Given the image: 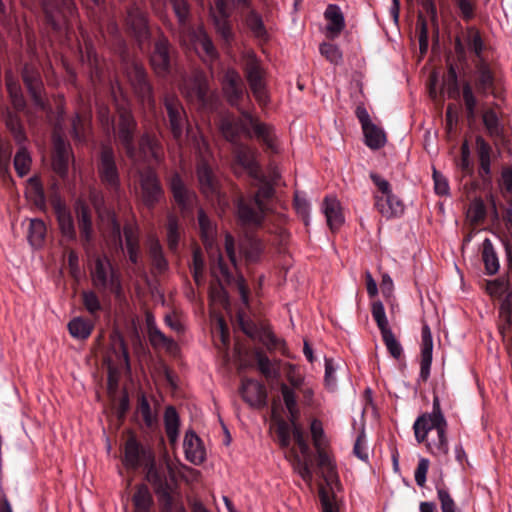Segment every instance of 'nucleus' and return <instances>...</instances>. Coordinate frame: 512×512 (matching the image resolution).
Masks as SVG:
<instances>
[{
	"label": "nucleus",
	"instance_id": "nucleus-40",
	"mask_svg": "<svg viewBox=\"0 0 512 512\" xmlns=\"http://www.w3.org/2000/svg\"><path fill=\"white\" fill-rule=\"evenodd\" d=\"M317 465L321 470V476L327 484L337 478V466L330 454L324 448L316 449Z\"/></svg>",
	"mask_w": 512,
	"mask_h": 512
},
{
	"label": "nucleus",
	"instance_id": "nucleus-12",
	"mask_svg": "<svg viewBox=\"0 0 512 512\" xmlns=\"http://www.w3.org/2000/svg\"><path fill=\"white\" fill-rule=\"evenodd\" d=\"M183 96L203 110H212L215 106L214 95L210 92L206 79L202 76L184 77L179 85Z\"/></svg>",
	"mask_w": 512,
	"mask_h": 512
},
{
	"label": "nucleus",
	"instance_id": "nucleus-38",
	"mask_svg": "<svg viewBox=\"0 0 512 512\" xmlns=\"http://www.w3.org/2000/svg\"><path fill=\"white\" fill-rule=\"evenodd\" d=\"M180 417L174 406H167L164 411V428L171 446H174L179 438Z\"/></svg>",
	"mask_w": 512,
	"mask_h": 512
},
{
	"label": "nucleus",
	"instance_id": "nucleus-14",
	"mask_svg": "<svg viewBox=\"0 0 512 512\" xmlns=\"http://www.w3.org/2000/svg\"><path fill=\"white\" fill-rule=\"evenodd\" d=\"M168 188L183 216L192 214L196 204V193L189 188L178 172H173L167 179Z\"/></svg>",
	"mask_w": 512,
	"mask_h": 512
},
{
	"label": "nucleus",
	"instance_id": "nucleus-23",
	"mask_svg": "<svg viewBox=\"0 0 512 512\" xmlns=\"http://www.w3.org/2000/svg\"><path fill=\"white\" fill-rule=\"evenodd\" d=\"M241 116L245 122L250 126L252 136L254 135L257 140L263 145L266 151L276 152L275 146V131L273 126L261 122L259 118L252 115L247 110H241Z\"/></svg>",
	"mask_w": 512,
	"mask_h": 512
},
{
	"label": "nucleus",
	"instance_id": "nucleus-17",
	"mask_svg": "<svg viewBox=\"0 0 512 512\" xmlns=\"http://www.w3.org/2000/svg\"><path fill=\"white\" fill-rule=\"evenodd\" d=\"M222 91L227 102L240 113L245 97L249 98L244 81L235 69H227L222 77Z\"/></svg>",
	"mask_w": 512,
	"mask_h": 512
},
{
	"label": "nucleus",
	"instance_id": "nucleus-5",
	"mask_svg": "<svg viewBox=\"0 0 512 512\" xmlns=\"http://www.w3.org/2000/svg\"><path fill=\"white\" fill-rule=\"evenodd\" d=\"M90 21L104 36V26L109 35V42L115 52L124 56L127 53V44L117 23L110 17L106 0H86L84 2Z\"/></svg>",
	"mask_w": 512,
	"mask_h": 512
},
{
	"label": "nucleus",
	"instance_id": "nucleus-8",
	"mask_svg": "<svg viewBox=\"0 0 512 512\" xmlns=\"http://www.w3.org/2000/svg\"><path fill=\"white\" fill-rule=\"evenodd\" d=\"M252 0H215L212 8V18L218 35L230 43L234 39L231 16L234 12L240 13L249 8Z\"/></svg>",
	"mask_w": 512,
	"mask_h": 512
},
{
	"label": "nucleus",
	"instance_id": "nucleus-44",
	"mask_svg": "<svg viewBox=\"0 0 512 512\" xmlns=\"http://www.w3.org/2000/svg\"><path fill=\"white\" fill-rule=\"evenodd\" d=\"M195 50L205 60H214L218 56L211 38L203 31L195 35Z\"/></svg>",
	"mask_w": 512,
	"mask_h": 512
},
{
	"label": "nucleus",
	"instance_id": "nucleus-32",
	"mask_svg": "<svg viewBox=\"0 0 512 512\" xmlns=\"http://www.w3.org/2000/svg\"><path fill=\"white\" fill-rule=\"evenodd\" d=\"M239 15L245 26L256 39L264 42L268 40V33L262 16L252 7V4L249 8L241 11Z\"/></svg>",
	"mask_w": 512,
	"mask_h": 512
},
{
	"label": "nucleus",
	"instance_id": "nucleus-34",
	"mask_svg": "<svg viewBox=\"0 0 512 512\" xmlns=\"http://www.w3.org/2000/svg\"><path fill=\"white\" fill-rule=\"evenodd\" d=\"M75 213L78 221L81 239L84 244L90 243L93 234L92 215L89 206L78 200L75 204Z\"/></svg>",
	"mask_w": 512,
	"mask_h": 512
},
{
	"label": "nucleus",
	"instance_id": "nucleus-6",
	"mask_svg": "<svg viewBox=\"0 0 512 512\" xmlns=\"http://www.w3.org/2000/svg\"><path fill=\"white\" fill-rule=\"evenodd\" d=\"M97 174L105 190L113 197L121 190V175L114 148L108 143L100 145L97 154Z\"/></svg>",
	"mask_w": 512,
	"mask_h": 512
},
{
	"label": "nucleus",
	"instance_id": "nucleus-41",
	"mask_svg": "<svg viewBox=\"0 0 512 512\" xmlns=\"http://www.w3.org/2000/svg\"><path fill=\"white\" fill-rule=\"evenodd\" d=\"M461 35L467 48L475 55V60L484 59L482 57L484 42L480 31L475 26H468Z\"/></svg>",
	"mask_w": 512,
	"mask_h": 512
},
{
	"label": "nucleus",
	"instance_id": "nucleus-42",
	"mask_svg": "<svg viewBox=\"0 0 512 512\" xmlns=\"http://www.w3.org/2000/svg\"><path fill=\"white\" fill-rule=\"evenodd\" d=\"M134 512H150L154 506V499L146 484L136 486L132 497Z\"/></svg>",
	"mask_w": 512,
	"mask_h": 512
},
{
	"label": "nucleus",
	"instance_id": "nucleus-60",
	"mask_svg": "<svg viewBox=\"0 0 512 512\" xmlns=\"http://www.w3.org/2000/svg\"><path fill=\"white\" fill-rule=\"evenodd\" d=\"M148 334L149 339L153 347L159 348V347H167L170 348L174 341L172 339H169L166 337L156 326L150 325L148 322Z\"/></svg>",
	"mask_w": 512,
	"mask_h": 512
},
{
	"label": "nucleus",
	"instance_id": "nucleus-43",
	"mask_svg": "<svg viewBox=\"0 0 512 512\" xmlns=\"http://www.w3.org/2000/svg\"><path fill=\"white\" fill-rule=\"evenodd\" d=\"M483 124L488 135L495 141L504 140V128L500 123L498 114L494 109H487L482 115Z\"/></svg>",
	"mask_w": 512,
	"mask_h": 512
},
{
	"label": "nucleus",
	"instance_id": "nucleus-58",
	"mask_svg": "<svg viewBox=\"0 0 512 512\" xmlns=\"http://www.w3.org/2000/svg\"><path fill=\"white\" fill-rule=\"evenodd\" d=\"M258 370L267 378L272 379L278 376V365L271 361L267 354H254Z\"/></svg>",
	"mask_w": 512,
	"mask_h": 512
},
{
	"label": "nucleus",
	"instance_id": "nucleus-13",
	"mask_svg": "<svg viewBox=\"0 0 512 512\" xmlns=\"http://www.w3.org/2000/svg\"><path fill=\"white\" fill-rule=\"evenodd\" d=\"M150 64L157 76L167 78L174 70V52L165 36H160L154 43L150 55Z\"/></svg>",
	"mask_w": 512,
	"mask_h": 512
},
{
	"label": "nucleus",
	"instance_id": "nucleus-59",
	"mask_svg": "<svg viewBox=\"0 0 512 512\" xmlns=\"http://www.w3.org/2000/svg\"><path fill=\"white\" fill-rule=\"evenodd\" d=\"M342 365L339 361H335L331 357H325V375L324 381L325 385L329 390H334L337 385V380L335 373L337 370L341 369Z\"/></svg>",
	"mask_w": 512,
	"mask_h": 512
},
{
	"label": "nucleus",
	"instance_id": "nucleus-55",
	"mask_svg": "<svg viewBox=\"0 0 512 512\" xmlns=\"http://www.w3.org/2000/svg\"><path fill=\"white\" fill-rule=\"evenodd\" d=\"M248 354H222L221 363L226 366L228 372H232L236 370L237 372H242L245 370L250 364L246 360V356Z\"/></svg>",
	"mask_w": 512,
	"mask_h": 512
},
{
	"label": "nucleus",
	"instance_id": "nucleus-7",
	"mask_svg": "<svg viewBox=\"0 0 512 512\" xmlns=\"http://www.w3.org/2000/svg\"><path fill=\"white\" fill-rule=\"evenodd\" d=\"M162 102L166 112V116L163 118L164 125L170 131L175 142L181 146L184 136L190 132L186 110L178 96L173 93H166Z\"/></svg>",
	"mask_w": 512,
	"mask_h": 512
},
{
	"label": "nucleus",
	"instance_id": "nucleus-25",
	"mask_svg": "<svg viewBox=\"0 0 512 512\" xmlns=\"http://www.w3.org/2000/svg\"><path fill=\"white\" fill-rule=\"evenodd\" d=\"M475 151L479 162L478 175L485 186H490L492 184L491 164L496 155L492 146L481 135L475 137Z\"/></svg>",
	"mask_w": 512,
	"mask_h": 512
},
{
	"label": "nucleus",
	"instance_id": "nucleus-21",
	"mask_svg": "<svg viewBox=\"0 0 512 512\" xmlns=\"http://www.w3.org/2000/svg\"><path fill=\"white\" fill-rule=\"evenodd\" d=\"M154 457L152 449L143 446L134 435L126 440L123 464L127 469L136 470L146 463H151Z\"/></svg>",
	"mask_w": 512,
	"mask_h": 512
},
{
	"label": "nucleus",
	"instance_id": "nucleus-45",
	"mask_svg": "<svg viewBox=\"0 0 512 512\" xmlns=\"http://www.w3.org/2000/svg\"><path fill=\"white\" fill-rule=\"evenodd\" d=\"M148 254L151 258L153 266L159 272H163L167 269L168 262L164 256L160 241L155 236H150L148 239Z\"/></svg>",
	"mask_w": 512,
	"mask_h": 512
},
{
	"label": "nucleus",
	"instance_id": "nucleus-49",
	"mask_svg": "<svg viewBox=\"0 0 512 512\" xmlns=\"http://www.w3.org/2000/svg\"><path fill=\"white\" fill-rule=\"evenodd\" d=\"M144 467L146 468V480L153 486L155 492L170 486L165 474L157 469L155 457Z\"/></svg>",
	"mask_w": 512,
	"mask_h": 512
},
{
	"label": "nucleus",
	"instance_id": "nucleus-1",
	"mask_svg": "<svg viewBox=\"0 0 512 512\" xmlns=\"http://www.w3.org/2000/svg\"><path fill=\"white\" fill-rule=\"evenodd\" d=\"M224 246L229 263L219 250L210 254V273L213 278L209 286L210 298L225 304L228 302V293L224 284L235 288L243 307L237 310L232 319L234 333H242L252 344L266 348L268 352H287L285 341L273 332L268 320L250 311V290L245 278L238 272L232 235L226 234Z\"/></svg>",
	"mask_w": 512,
	"mask_h": 512
},
{
	"label": "nucleus",
	"instance_id": "nucleus-16",
	"mask_svg": "<svg viewBox=\"0 0 512 512\" xmlns=\"http://www.w3.org/2000/svg\"><path fill=\"white\" fill-rule=\"evenodd\" d=\"M197 177L201 192L209 200L217 202L219 205L225 203V197L220 190L219 181L210 164L204 158H200L197 162Z\"/></svg>",
	"mask_w": 512,
	"mask_h": 512
},
{
	"label": "nucleus",
	"instance_id": "nucleus-39",
	"mask_svg": "<svg viewBox=\"0 0 512 512\" xmlns=\"http://www.w3.org/2000/svg\"><path fill=\"white\" fill-rule=\"evenodd\" d=\"M5 84L13 107L17 111H23L26 108V100L19 81L14 77L11 71L5 74Z\"/></svg>",
	"mask_w": 512,
	"mask_h": 512
},
{
	"label": "nucleus",
	"instance_id": "nucleus-31",
	"mask_svg": "<svg viewBox=\"0 0 512 512\" xmlns=\"http://www.w3.org/2000/svg\"><path fill=\"white\" fill-rule=\"evenodd\" d=\"M183 448L185 458L194 465H200L205 460V449L198 435L192 430H187L184 436Z\"/></svg>",
	"mask_w": 512,
	"mask_h": 512
},
{
	"label": "nucleus",
	"instance_id": "nucleus-35",
	"mask_svg": "<svg viewBox=\"0 0 512 512\" xmlns=\"http://www.w3.org/2000/svg\"><path fill=\"white\" fill-rule=\"evenodd\" d=\"M54 209L62 235L69 241H75L77 234L70 211L62 203H57Z\"/></svg>",
	"mask_w": 512,
	"mask_h": 512
},
{
	"label": "nucleus",
	"instance_id": "nucleus-36",
	"mask_svg": "<svg viewBox=\"0 0 512 512\" xmlns=\"http://www.w3.org/2000/svg\"><path fill=\"white\" fill-rule=\"evenodd\" d=\"M322 209L329 228L332 231L337 230L344 221L339 201L334 197L327 196L324 199Z\"/></svg>",
	"mask_w": 512,
	"mask_h": 512
},
{
	"label": "nucleus",
	"instance_id": "nucleus-37",
	"mask_svg": "<svg viewBox=\"0 0 512 512\" xmlns=\"http://www.w3.org/2000/svg\"><path fill=\"white\" fill-rule=\"evenodd\" d=\"M289 460L294 471L308 484H311L314 478L311 468V455L300 456L294 448L289 451Z\"/></svg>",
	"mask_w": 512,
	"mask_h": 512
},
{
	"label": "nucleus",
	"instance_id": "nucleus-63",
	"mask_svg": "<svg viewBox=\"0 0 512 512\" xmlns=\"http://www.w3.org/2000/svg\"><path fill=\"white\" fill-rule=\"evenodd\" d=\"M319 498L322 512H339V508L333 492H329L321 486L319 488Z\"/></svg>",
	"mask_w": 512,
	"mask_h": 512
},
{
	"label": "nucleus",
	"instance_id": "nucleus-22",
	"mask_svg": "<svg viewBox=\"0 0 512 512\" xmlns=\"http://www.w3.org/2000/svg\"><path fill=\"white\" fill-rule=\"evenodd\" d=\"M239 394L243 401L253 409H263L268 404L265 385L255 379L242 378Z\"/></svg>",
	"mask_w": 512,
	"mask_h": 512
},
{
	"label": "nucleus",
	"instance_id": "nucleus-28",
	"mask_svg": "<svg viewBox=\"0 0 512 512\" xmlns=\"http://www.w3.org/2000/svg\"><path fill=\"white\" fill-rule=\"evenodd\" d=\"M129 77L135 92L141 100L147 102L150 107L155 108L153 87L148 80L146 70L142 66L134 64Z\"/></svg>",
	"mask_w": 512,
	"mask_h": 512
},
{
	"label": "nucleus",
	"instance_id": "nucleus-11",
	"mask_svg": "<svg viewBox=\"0 0 512 512\" xmlns=\"http://www.w3.org/2000/svg\"><path fill=\"white\" fill-rule=\"evenodd\" d=\"M272 420L275 422L276 441L281 448H289L291 444V436H293L302 456L309 457L311 455L310 447L305 439L304 432L297 424V421L294 424H291V422H288L278 416L274 405L272 407Z\"/></svg>",
	"mask_w": 512,
	"mask_h": 512
},
{
	"label": "nucleus",
	"instance_id": "nucleus-33",
	"mask_svg": "<svg viewBox=\"0 0 512 512\" xmlns=\"http://www.w3.org/2000/svg\"><path fill=\"white\" fill-rule=\"evenodd\" d=\"M240 253L249 264L261 261L266 246L263 240L256 236H246L240 243Z\"/></svg>",
	"mask_w": 512,
	"mask_h": 512
},
{
	"label": "nucleus",
	"instance_id": "nucleus-3",
	"mask_svg": "<svg viewBox=\"0 0 512 512\" xmlns=\"http://www.w3.org/2000/svg\"><path fill=\"white\" fill-rule=\"evenodd\" d=\"M447 421L441 411L438 397L433 400L431 413H423L413 424L415 439L423 443L431 430H436L437 438L426 442L428 451L437 457L446 456L449 452V444L446 437Z\"/></svg>",
	"mask_w": 512,
	"mask_h": 512
},
{
	"label": "nucleus",
	"instance_id": "nucleus-19",
	"mask_svg": "<svg viewBox=\"0 0 512 512\" xmlns=\"http://www.w3.org/2000/svg\"><path fill=\"white\" fill-rule=\"evenodd\" d=\"M125 25L127 31L140 44L150 37L148 14L136 2L126 8Z\"/></svg>",
	"mask_w": 512,
	"mask_h": 512
},
{
	"label": "nucleus",
	"instance_id": "nucleus-64",
	"mask_svg": "<svg viewBox=\"0 0 512 512\" xmlns=\"http://www.w3.org/2000/svg\"><path fill=\"white\" fill-rule=\"evenodd\" d=\"M437 497L442 512H457L455 501L444 486H437Z\"/></svg>",
	"mask_w": 512,
	"mask_h": 512
},
{
	"label": "nucleus",
	"instance_id": "nucleus-47",
	"mask_svg": "<svg viewBox=\"0 0 512 512\" xmlns=\"http://www.w3.org/2000/svg\"><path fill=\"white\" fill-rule=\"evenodd\" d=\"M482 260L487 274L494 275L498 272L500 267L499 260L493 244L488 238H486L482 244Z\"/></svg>",
	"mask_w": 512,
	"mask_h": 512
},
{
	"label": "nucleus",
	"instance_id": "nucleus-57",
	"mask_svg": "<svg viewBox=\"0 0 512 512\" xmlns=\"http://www.w3.org/2000/svg\"><path fill=\"white\" fill-rule=\"evenodd\" d=\"M166 230L168 247L171 251H176L180 240L179 221L176 216H168Z\"/></svg>",
	"mask_w": 512,
	"mask_h": 512
},
{
	"label": "nucleus",
	"instance_id": "nucleus-29",
	"mask_svg": "<svg viewBox=\"0 0 512 512\" xmlns=\"http://www.w3.org/2000/svg\"><path fill=\"white\" fill-rule=\"evenodd\" d=\"M219 128L223 137L233 146L241 143L240 137L242 133L248 138H252V133L247 125L233 115L223 116L220 120Z\"/></svg>",
	"mask_w": 512,
	"mask_h": 512
},
{
	"label": "nucleus",
	"instance_id": "nucleus-9",
	"mask_svg": "<svg viewBox=\"0 0 512 512\" xmlns=\"http://www.w3.org/2000/svg\"><path fill=\"white\" fill-rule=\"evenodd\" d=\"M93 286L101 293L110 292L118 300L124 298L120 275L107 257H98L91 272Z\"/></svg>",
	"mask_w": 512,
	"mask_h": 512
},
{
	"label": "nucleus",
	"instance_id": "nucleus-15",
	"mask_svg": "<svg viewBox=\"0 0 512 512\" xmlns=\"http://www.w3.org/2000/svg\"><path fill=\"white\" fill-rule=\"evenodd\" d=\"M141 199L143 204L152 210L164 198V189L157 172L147 168L140 173Z\"/></svg>",
	"mask_w": 512,
	"mask_h": 512
},
{
	"label": "nucleus",
	"instance_id": "nucleus-4",
	"mask_svg": "<svg viewBox=\"0 0 512 512\" xmlns=\"http://www.w3.org/2000/svg\"><path fill=\"white\" fill-rule=\"evenodd\" d=\"M255 181L259 183L257 191L248 196L239 195L236 199V208L242 224L258 228L263 225L268 213L266 201L274 196L275 190L273 185L265 180L262 173L261 178Z\"/></svg>",
	"mask_w": 512,
	"mask_h": 512
},
{
	"label": "nucleus",
	"instance_id": "nucleus-51",
	"mask_svg": "<svg viewBox=\"0 0 512 512\" xmlns=\"http://www.w3.org/2000/svg\"><path fill=\"white\" fill-rule=\"evenodd\" d=\"M31 164L32 158L26 146L19 147L13 160L17 175L21 178L25 177L30 172Z\"/></svg>",
	"mask_w": 512,
	"mask_h": 512
},
{
	"label": "nucleus",
	"instance_id": "nucleus-18",
	"mask_svg": "<svg viewBox=\"0 0 512 512\" xmlns=\"http://www.w3.org/2000/svg\"><path fill=\"white\" fill-rule=\"evenodd\" d=\"M474 82L473 90L483 98L492 94L495 98L500 97V91L497 88L496 77L489 63L485 59L474 60Z\"/></svg>",
	"mask_w": 512,
	"mask_h": 512
},
{
	"label": "nucleus",
	"instance_id": "nucleus-48",
	"mask_svg": "<svg viewBox=\"0 0 512 512\" xmlns=\"http://www.w3.org/2000/svg\"><path fill=\"white\" fill-rule=\"evenodd\" d=\"M365 137V144L373 150H378L386 143L384 131L375 124H370L362 128Z\"/></svg>",
	"mask_w": 512,
	"mask_h": 512
},
{
	"label": "nucleus",
	"instance_id": "nucleus-30",
	"mask_svg": "<svg viewBox=\"0 0 512 512\" xmlns=\"http://www.w3.org/2000/svg\"><path fill=\"white\" fill-rule=\"evenodd\" d=\"M374 207L386 219L399 217L404 211V205L393 193L374 194Z\"/></svg>",
	"mask_w": 512,
	"mask_h": 512
},
{
	"label": "nucleus",
	"instance_id": "nucleus-62",
	"mask_svg": "<svg viewBox=\"0 0 512 512\" xmlns=\"http://www.w3.org/2000/svg\"><path fill=\"white\" fill-rule=\"evenodd\" d=\"M81 296L83 305L92 316H96L102 310L99 297L94 291H83Z\"/></svg>",
	"mask_w": 512,
	"mask_h": 512
},
{
	"label": "nucleus",
	"instance_id": "nucleus-54",
	"mask_svg": "<svg viewBox=\"0 0 512 512\" xmlns=\"http://www.w3.org/2000/svg\"><path fill=\"white\" fill-rule=\"evenodd\" d=\"M46 235L45 223L40 219H32L29 225L28 241L35 247L39 248L43 245Z\"/></svg>",
	"mask_w": 512,
	"mask_h": 512
},
{
	"label": "nucleus",
	"instance_id": "nucleus-56",
	"mask_svg": "<svg viewBox=\"0 0 512 512\" xmlns=\"http://www.w3.org/2000/svg\"><path fill=\"white\" fill-rule=\"evenodd\" d=\"M86 61L90 68L92 81L101 82L103 79V69L101 66V61L92 46H87Z\"/></svg>",
	"mask_w": 512,
	"mask_h": 512
},
{
	"label": "nucleus",
	"instance_id": "nucleus-2",
	"mask_svg": "<svg viewBox=\"0 0 512 512\" xmlns=\"http://www.w3.org/2000/svg\"><path fill=\"white\" fill-rule=\"evenodd\" d=\"M137 121L133 114L126 110L118 111V120L113 126L115 141L122 147L127 158L132 162L151 157L156 163L161 162L164 150L161 141L155 135L145 133L136 145Z\"/></svg>",
	"mask_w": 512,
	"mask_h": 512
},
{
	"label": "nucleus",
	"instance_id": "nucleus-46",
	"mask_svg": "<svg viewBox=\"0 0 512 512\" xmlns=\"http://www.w3.org/2000/svg\"><path fill=\"white\" fill-rule=\"evenodd\" d=\"M328 21L327 30L333 35H338L345 27L343 13L337 5L330 4L324 13Z\"/></svg>",
	"mask_w": 512,
	"mask_h": 512
},
{
	"label": "nucleus",
	"instance_id": "nucleus-10",
	"mask_svg": "<svg viewBox=\"0 0 512 512\" xmlns=\"http://www.w3.org/2000/svg\"><path fill=\"white\" fill-rule=\"evenodd\" d=\"M243 71L249 87L257 103L266 107L269 103V95L265 84V70L261 61L254 53L247 54L244 58Z\"/></svg>",
	"mask_w": 512,
	"mask_h": 512
},
{
	"label": "nucleus",
	"instance_id": "nucleus-20",
	"mask_svg": "<svg viewBox=\"0 0 512 512\" xmlns=\"http://www.w3.org/2000/svg\"><path fill=\"white\" fill-rule=\"evenodd\" d=\"M21 76L34 106L41 111H45L47 103L44 97V83L38 68L25 64Z\"/></svg>",
	"mask_w": 512,
	"mask_h": 512
},
{
	"label": "nucleus",
	"instance_id": "nucleus-27",
	"mask_svg": "<svg viewBox=\"0 0 512 512\" xmlns=\"http://www.w3.org/2000/svg\"><path fill=\"white\" fill-rule=\"evenodd\" d=\"M446 85L449 98L458 99L462 91L467 118L474 119L476 117L478 99L473 90L472 82L465 80L461 86L459 82L446 83Z\"/></svg>",
	"mask_w": 512,
	"mask_h": 512
},
{
	"label": "nucleus",
	"instance_id": "nucleus-53",
	"mask_svg": "<svg viewBox=\"0 0 512 512\" xmlns=\"http://www.w3.org/2000/svg\"><path fill=\"white\" fill-rule=\"evenodd\" d=\"M68 329L73 337L85 339L90 336L93 323L89 319L76 317L69 322Z\"/></svg>",
	"mask_w": 512,
	"mask_h": 512
},
{
	"label": "nucleus",
	"instance_id": "nucleus-52",
	"mask_svg": "<svg viewBox=\"0 0 512 512\" xmlns=\"http://www.w3.org/2000/svg\"><path fill=\"white\" fill-rule=\"evenodd\" d=\"M281 393L284 404L289 412V421L294 424L299 417V409L297 406L296 395L292 388L287 386L285 383L281 384Z\"/></svg>",
	"mask_w": 512,
	"mask_h": 512
},
{
	"label": "nucleus",
	"instance_id": "nucleus-24",
	"mask_svg": "<svg viewBox=\"0 0 512 512\" xmlns=\"http://www.w3.org/2000/svg\"><path fill=\"white\" fill-rule=\"evenodd\" d=\"M234 169L238 168L247 172L252 180L261 178V168L255 156V152L246 144L238 143L233 146Z\"/></svg>",
	"mask_w": 512,
	"mask_h": 512
},
{
	"label": "nucleus",
	"instance_id": "nucleus-50",
	"mask_svg": "<svg viewBox=\"0 0 512 512\" xmlns=\"http://www.w3.org/2000/svg\"><path fill=\"white\" fill-rule=\"evenodd\" d=\"M172 10L182 29H187L191 18V5L188 0H169Z\"/></svg>",
	"mask_w": 512,
	"mask_h": 512
},
{
	"label": "nucleus",
	"instance_id": "nucleus-61",
	"mask_svg": "<svg viewBox=\"0 0 512 512\" xmlns=\"http://www.w3.org/2000/svg\"><path fill=\"white\" fill-rule=\"evenodd\" d=\"M155 493L158 497L160 512H173L175 510V505L178 502H175L171 494L170 486Z\"/></svg>",
	"mask_w": 512,
	"mask_h": 512
},
{
	"label": "nucleus",
	"instance_id": "nucleus-26",
	"mask_svg": "<svg viewBox=\"0 0 512 512\" xmlns=\"http://www.w3.org/2000/svg\"><path fill=\"white\" fill-rule=\"evenodd\" d=\"M371 313L381 331L382 340L388 352H402L399 341L395 338L389 327L385 309L381 301H374L372 303Z\"/></svg>",
	"mask_w": 512,
	"mask_h": 512
}]
</instances>
